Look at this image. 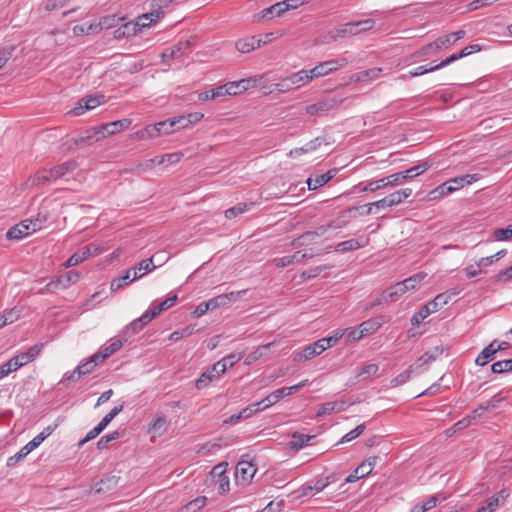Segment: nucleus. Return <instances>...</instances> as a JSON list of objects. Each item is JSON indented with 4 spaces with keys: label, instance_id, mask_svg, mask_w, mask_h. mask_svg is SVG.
Segmentation results:
<instances>
[{
    "label": "nucleus",
    "instance_id": "f257e3e1",
    "mask_svg": "<svg viewBox=\"0 0 512 512\" xmlns=\"http://www.w3.org/2000/svg\"><path fill=\"white\" fill-rule=\"evenodd\" d=\"M458 292L447 291L444 293L438 294L433 300L429 301L426 305H424L418 312H416L411 318V324L414 326L419 325L425 318H427L430 314L435 313L439 309H441L444 305H446L453 296H456Z\"/></svg>",
    "mask_w": 512,
    "mask_h": 512
},
{
    "label": "nucleus",
    "instance_id": "f03ea898",
    "mask_svg": "<svg viewBox=\"0 0 512 512\" xmlns=\"http://www.w3.org/2000/svg\"><path fill=\"white\" fill-rule=\"evenodd\" d=\"M227 463L221 462L215 465L207 475L205 483L208 487L214 486L218 494H225L230 489L229 477L226 474Z\"/></svg>",
    "mask_w": 512,
    "mask_h": 512
},
{
    "label": "nucleus",
    "instance_id": "7ed1b4c3",
    "mask_svg": "<svg viewBox=\"0 0 512 512\" xmlns=\"http://www.w3.org/2000/svg\"><path fill=\"white\" fill-rule=\"evenodd\" d=\"M375 26V20L365 19L356 22H349L341 25L335 29V34L332 35V39L344 38L347 36L358 35L362 32L371 30Z\"/></svg>",
    "mask_w": 512,
    "mask_h": 512
},
{
    "label": "nucleus",
    "instance_id": "20e7f679",
    "mask_svg": "<svg viewBox=\"0 0 512 512\" xmlns=\"http://www.w3.org/2000/svg\"><path fill=\"white\" fill-rule=\"evenodd\" d=\"M160 18L159 12H153L152 10L139 16L135 22L126 23L123 26L122 35L131 36L141 32L143 28L150 27V25Z\"/></svg>",
    "mask_w": 512,
    "mask_h": 512
},
{
    "label": "nucleus",
    "instance_id": "39448f33",
    "mask_svg": "<svg viewBox=\"0 0 512 512\" xmlns=\"http://www.w3.org/2000/svg\"><path fill=\"white\" fill-rule=\"evenodd\" d=\"M256 471L257 468L252 462L240 460L235 467L236 482L240 485L249 484Z\"/></svg>",
    "mask_w": 512,
    "mask_h": 512
},
{
    "label": "nucleus",
    "instance_id": "423d86ee",
    "mask_svg": "<svg viewBox=\"0 0 512 512\" xmlns=\"http://www.w3.org/2000/svg\"><path fill=\"white\" fill-rule=\"evenodd\" d=\"M192 42L190 40L179 41L174 46L165 49L161 57L163 61L179 59L183 55L189 54L191 51Z\"/></svg>",
    "mask_w": 512,
    "mask_h": 512
},
{
    "label": "nucleus",
    "instance_id": "0eeeda50",
    "mask_svg": "<svg viewBox=\"0 0 512 512\" xmlns=\"http://www.w3.org/2000/svg\"><path fill=\"white\" fill-rule=\"evenodd\" d=\"M343 102V99L339 98H325L317 103L311 104L306 107V113L308 115H318L324 112H328Z\"/></svg>",
    "mask_w": 512,
    "mask_h": 512
},
{
    "label": "nucleus",
    "instance_id": "6e6552de",
    "mask_svg": "<svg viewBox=\"0 0 512 512\" xmlns=\"http://www.w3.org/2000/svg\"><path fill=\"white\" fill-rule=\"evenodd\" d=\"M377 457H370L363 461L356 469L345 479L346 483L355 482L365 476L369 475L376 463Z\"/></svg>",
    "mask_w": 512,
    "mask_h": 512
},
{
    "label": "nucleus",
    "instance_id": "1a4fd4ad",
    "mask_svg": "<svg viewBox=\"0 0 512 512\" xmlns=\"http://www.w3.org/2000/svg\"><path fill=\"white\" fill-rule=\"evenodd\" d=\"M57 181L51 169H43L38 171L34 175L30 176L26 182V185L30 188L37 187L40 185L50 184Z\"/></svg>",
    "mask_w": 512,
    "mask_h": 512
},
{
    "label": "nucleus",
    "instance_id": "9d476101",
    "mask_svg": "<svg viewBox=\"0 0 512 512\" xmlns=\"http://www.w3.org/2000/svg\"><path fill=\"white\" fill-rule=\"evenodd\" d=\"M348 63L346 58H338L321 62L315 66L316 72L320 77L326 76L329 73L336 71L339 68L346 66Z\"/></svg>",
    "mask_w": 512,
    "mask_h": 512
},
{
    "label": "nucleus",
    "instance_id": "9b49d317",
    "mask_svg": "<svg viewBox=\"0 0 512 512\" xmlns=\"http://www.w3.org/2000/svg\"><path fill=\"white\" fill-rule=\"evenodd\" d=\"M155 318V313H152L150 309H148L145 313H143L137 319H134L129 325L126 326L125 332L128 335L136 334L140 330L143 329L145 325H147L152 319Z\"/></svg>",
    "mask_w": 512,
    "mask_h": 512
},
{
    "label": "nucleus",
    "instance_id": "f8f14e48",
    "mask_svg": "<svg viewBox=\"0 0 512 512\" xmlns=\"http://www.w3.org/2000/svg\"><path fill=\"white\" fill-rule=\"evenodd\" d=\"M30 227H31V225H29V222L27 220L21 221L20 223L11 227L7 231L6 237L9 240H15V241L21 240L24 237L35 232V231H32L30 229Z\"/></svg>",
    "mask_w": 512,
    "mask_h": 512
},
{
    "label": "nucleus",
    "instance_id": "ddd939ff",
    "mask_svg": "<svg viewBox=\"0 0 512 512\" xmlns=\"http://www.w3.org/2000/svg\"><path fill=\"white\" fill-rule=\"evenodd\" d=\"M324 352L318 341L305 346L302 351L294 354V361H307Z\"/></svg>",
    "mask_w": 512,
    "mask_h": 512
},
{
    "label": "nucleus",
    "instance_id": "4468645a",
    "mask_svg": "<svg viewBox=\"0 0 512 512\" xmlns=\"http://www.w3.org/2000/svg\"><path fill=\"white\" fill-rule=\"evenodd\" d=\"M43 348V344H35L32 347L28 349L26 352H22L14 356L17 363L19 364V367L34 361L40 354L41 350Z\"/></svg>",
    "mask_w": 512,
    "mask_h": 512
},
{
    "label": "nucleus",
    "instance_id": "2eb2a0df",
    "mask_svg": "<svg viewBox=\"0 0 512 512\" xmlns=\"http://www.w3.org/2000/svg\"><path fill=\"white\" fill-rule=\"evenodd\" d=\"M262 44H265V41H262V38H257L256 36H251L243 39H239L235 46L236 49L241 53H249L250 51L259 48Z\"/></svg>",
    "mask_w": 512,
    "mask_h": 512
},
{
    "label": "nucleus",
    "instance_id": "dca6fc26",
    "mask_svg": "<svg viewBox=\"0 0 512 512\" xmlns=\"http://www.w3.org/2000/svg\"><path fill=\"white\" fill-rule=\"evenodd\" d=\"M167 126V122L160 121L153 125H147L145 128L136 132V136L139 139H150L156 138L162 135V127Z\"/></svg>",
    "mask_w": 512,
    "mask_h": 512
},
{
    "label": "nucleus",
    "instance_id": "f3484780",
    "mask_svg": "<svg viewBox=\"0 0 512 512\" xmlns=\"http://www.w3.org/2000/svg\"><path fill=\"white\" fill-rule=\"evenodd\" d=\"M241 357V354H229L213 364V369L216 370V374L218 376H221L226 372L228 367H232L234 364H236L241 359Z\"/></svg>",
    "mask_w": 512,
    "mask_h": 512
},
{
    "label": "nucleus",
    "instance_id": "a211bd4d",
    "mask_svg": "<svg viewBox=\"0 0 512 512\" xmlns=\"http://www.w3.org/2000/svg\"><path fill=\"white\" fill-rule=\"evenodd\" d=\"M368 241V238L349 239L336 244L335 251L344 253L355 249H359L365 247L368 244Z\"/></svg>",
    "mask_w": 512,
    "mask_h": 512
},
{
    "label": "nucleus",
    "instance_id": "6ab92c4d",
    "mask_svg": "<svg viewBox=\"0 0 512 512\" xmlns=\"http://www.w3.org/2000/svg\"><path fill=\"white\" fill-rule=\"evenodd\" d=\"M142 276H143V274H138L136 271L133 272L132 269L127 270L123 276L112 280L110 289L112 291H117V290L121 289L122 287H124L125 285H127L128 283L133 282L134 280H136Z\"/></svg>",
    "mask_w": 512,
    "mask_h": 512
},
{
    "label": "nucleus",
    "instance_id": "aec40b11",
    "mask_svg": "<svg viewBox=\"0 0 512 512\" xmlns=\"http://www.w3.org/2000/svg\"><path fill=\"white\" fill-rule=\"evenodd\" d=\"M168 428L166 417L163 413L159 412L155 415L152 422L149 425V432L156 436L163 435Z\"/></svg>",
    "mask_w": 512,
    "mask_h": 512
},
{
    "label": "nucleus",
    "instance_id": "412c9836",
    "mask_svg": "<svg viewBox=\"0 0 512 512\" xmlns=\"http://www.w3.org/2000/svg\"><path fill=\"white\" fill-rule=\"evenodd\" d=\"M497 353V349L492 341L478 354L475 359L476 365L485 366L487 363L495 359Z\"/></svg>",
    "mask_w": 512,
    "mask_h": 512
},
{
    "label": "nucleus",
    "instance_id": "4be33fe9",
    "mask_svg": "<svg viewBox=\"0 0 512 512\" xmlns=\"http://www.w3.org/2000/svg\"><path fill=\"white\" fill-rule=\"evenodd\" d=\"M482 50V47L479 44H471L469 46H466L463 48L459 53L453 54L446 59L442 60V65H449L453 63L456 60H459L463 57L469 56L473 53L480 52Z\"/></svg>",
    "mask_w": 512,
    "mask_h": 512
},
{
    "label": "nucleus",
    "instance_id": "5701e85b",
    "mask_svg": "<svg viewBox=\"0 0 512 512\" xmlns=\"http://www.w3.org/2000/svg\"><path fill=\"white\" fill-rule=\"evenodd\" d=\"M348 404L345 401H333L327 402L321 405L316 416L321 417L324 415H330L332 412H341L347 408Z\"/></svg>",
    "mask_w": 512,
    "mask_h": 512
},
{
    "label": "nucleus",
    "instance_id": "b1692460",
    "mask_svg": "<svg viewBox=\"0 0 512 512\" xmlns=\"http://www.w3.org/2000/svg\"><path fill=\"white\" fill-rule=\"evenodd\" d=\"M77 168L75 160H68L64 163L58 164L51 168L56 180L64 177L65 175L73 172Z\"/></svg>",
    "mask_w": 512,
    "mask_h": 512
},
{
    "label": "nucleus",
    "instance_id": "393cba45",
    "mask_svg": "<svg viewBox=\"0 0 512 512\" xmlns=\"http://www.w3.org/2000/svg\"><path fill=\"white\" fill-rule=\"evenodd\" d=\"M216 374V370L213 369V365L204 371L195 382V387L198 390L206 388L212 381L219 378Z\"/></svg>",
    "mask_w": 512,
    "mask_h": 512
},
{
    "label": "nucleus",
    "instance_id": "a878e982",
    "mask_svg": "<svg viewBox=\"0 0 512 512\" xmlns=\"http://www.w3.org/2000/svg\"><path fill=\"white\" fill-rule=\"evenodd\" d=\"M412 194V189L405 188L398 191H395L388 196H386V200L390 207L397 206L401 204L405 199H407Z\"/></svg>",
    "mask_w": 512,
    "mask_h": 512
},
{
    "label": "nucleus",
    "instance_id": "bb28decb",
    "mask_svg": "<svg viewBox=\"0 0 512 512\" xmlns=\"http://www.w3.org/2000/svg\"><path fill=\"white\" fill-rule=\"evenodd\" d=\"M333 177H334V174H332L331 172H327L324 174L315 175L314 177H310L307 180L308 188H309V190H316L319 187L328 183Z\"/></svg>",
    "mask_w": 512,
    "mask_h": 512
},
{
    "label": "nucleus",
    "instance_id": "cd10ccee",
    "mask_svg": "<svg viewBox=\"0 0 512 512\" xmlns=\"http://www.w3.org/2000/svg\"><path fill=\"white\" fill-rule=\"evenodd\" d=\"M381 72H382V68H378V67L367 69V70L361 71L359 73H356L354 75V80L356 82L373 81V80L379 78Z\"/></svg>",
    "mask_w": 512,
    "mask_h": 512
},
{
    "label": "nucleus",
    "instance_id": "c85d7f7f",
    "mask_svg": "<svg viewBox=\"0 0 512 512\" xmlns=\"http://www.w3.org/2000/svg\"><path fill=\"white\" fill-rule=\"evenodd\" d=\"M131 120L129 119H121L113 122L106 123L102 125V129L106 130V134L113 135L123 129H126L130 126Z\"/></svg>",
    "mask_w": 512,
    "mask_h": 512
},
{
    "label": "nucleus",
    "instance_id": "c756f323",
    "mask_svg": "<svg viewBox=\"0 0 512 512\" xmlns=\"http://www.w3.org/2000/svg\"><path fill=\"white\" fill-rule=\"evenodd\" d=\"M312 438L313 436L295 432L292 434L291 440L289 442V447L294 450L302 449L304 446L308 444V442Z\"/></svg>",
    "mask_w": 512,
    "mask_h": 512
},
{
    "label": "nucleus",
    "instance_id": "7c9ffc66",
    "mask_svg": "<svg viewBox=\"0 0 512 512\" xmlns=\"http://www.w3.org/2000/svg\"><path fill=\"white\" fill-rule=\"evenodd\" d=\"M90 255V247L89 246H86L84 247L81 251L77 252V253H74L73 255H71L67 261L64 263V266L66 268L68 267H71V266H75V265H78L80 264L81 262H83L84 260H86L88 258V256Z\"/></svg>",
    "mask_w": 512,
    "mask_h": 512
},
{
    "label": "nucleus",
    "instance_id": "2f4dec72",
    "mask_svg": "<svg viewBox=\"0 0 512 512\" xmlns=\"http://www.w3.org/2000/svg\"><path fill=\"white\" fill-rule=\"evenodd\" d=\"M406 293L405 288L403 287L401 282H397L395 285H392L387 290L384 291V300L396 301L398 297Z\"/></svg>",
    "mask_w": 512,
    "mask_h": 512
},
{
    "label": "nucleus",
    "instance_id": "473e14b6",
    "mask_svg": "<svg viewBox=\"0 0 512 512\" xmlns=\"http://www.w3.org/2000/svg\"><path fill=\"white\" fill-rule=\"evenodd\" d=\"M428 168L429 165L427 163H421L401 172V177L404 178V181L411 180L424 173Z\"/></svg>",
    "mask_w": 512,
    "mask_h": 512
},
{
    "label": "nucleus",
    "instance_id": "72a5a7b5",
    "mask_svg": "<svg viewBox=\"0 0 512 512\" xmlns=\"http://www.w3.org/2000/svg\"><path fill=\"white\" fill-rule=\"evenodd\" d=\"M286 10L284 9V3L278 2L268 8L262 10V18L272 19L275 16H281Z\"/></svg>",
    "mask_w": 512,
    "mask_h": 512
},
{
    "label": "nucleus",
    "instance_id": "f704fd0d",
    "mask_svg": "<svg viewBox=\"0 0 512 512\" xmlns=\"http://www.w3.org/2000/svg\"><path fill=\"white\" fill-rule=\"evenodd\" d=\"M284 397H286L285 391L282 388L273 391L270 395H268L267 397H265L264 399H262L260 401L263 404L262 409L269 408L270 406L274 405L275 403H277L280 399H282Z\"/></svg>",
    "mask_w": 512,
    "mask_h": 512
},
{
    "label": "nucleus",
    "instance_id": "c9c22d12",
    "mask_svg": "<svg viewBox=\"0 0 512 512\" xmlns=\"http://www.w3.org/2000/svg\"><path fill=\"white\" fill-rule=\"evenodd\" d=\"M508 496L509 493L503 489L496 493L495 495H493L492 497H490L487 500V504L489 505L490 510L494 512L500 505H502L505 502Z\"/></svg>",
    "mask_w": 512,
    "mask_h": 512
},
{
    "label": "nucleus",
    "instance_id": "e433bc0d",
    "mask_svg": "<svg viewBox=\"0 0 512 512\" xmlns=\"http://www.w3.org/2000/svg\"><path fill=\"white\" fill-rule=\"evenodd\" d=\"M335 481H336L335 475H329L326 477L316 478L310 482L313 485L315 493H318V492L324 490L331 483H334Z\"/></svg>",
    "mask_w": 512,
    "mask_h": 512
},
{
    "label": "nucleus",
    "instance_id": "4c0bfd02",
    "mask_svg": "<svg viewBox=\"0 0 512 512\" xmlns=\"http://www.w3.org/2000/svg\"><path fill=\"white\" fill-rule=\"evenodd\" d=\"M29 225H31L30 229L32 231L41 230L48 221V214L39 212L36 217L27 219Z\"/></svg>",
    "mask_w": 512,
    "mask_h": 512
},
{
    "label": "nucleus",
    "instance_id": "58836bf2",
    "mask_svg": "<svg viewBox=\"0 0 512 512\" xmlns=\"http://www.w3.org/2000/svg\"><path fill=\"white\" fill-rule=\"evenodd\" d=\"M253 206V203H238L236 206L231 207L225 211V217L227 219H233L238 215L248 211Z\"/></svg>",
    "mask_w": 512,
    "mask_h": 512
},
{
    "label": "nucleus",
    "instance_id": "ea45409f",
    "mask_svg": "<svg viewBox=\"0 0 512 512\" xmlns=\"http://www.w3.org/2000/svg\"><path fill=\"white\" fill-rule=\"evenodd\" d=\"M382 326V322L377 319H369L359 325V329L363 331V335L372 334Z\"/></svg>",
    "mask_w": 512,
    "mask_h": 512
},
{
    "label": "nucleus",
    "instance_id": "a19ab883",
    "mask_svg": "<svg viewBox=\"0 0 512 512\" xmlns=\"http://www.w3.org/2000/svg\"><path fill=\"white\" fill-rule=\"evenodd\" d=\"M385 187H387L386 179L381 178L379 180L370 181L365 186H362V187L360 185H357L355 188L358 189L359 192H366V191L375 192V191H377L379 189H383Z\"/></svg>",
    "mask_w": 512,
    "mask_h": 512
},
{
    "label": "nucleus",
    "instance_id": "79ce46f5",
    "mask_svg": "<svg viewBox=\"0 0 512 512\" xmlns=\"http://www.w3.org/2000/svg\"><path fill=\"white\" fill-rule=\"evenodd\" d=\"M378 369V365L374 363L364 365L356 372V378L360 380H366L371 375L376 374Z\"/></svg>",
    "mask_w": 512,
    "mask_h": 512
},
{
    "label": "nucleus",
    "instance_id": "37998d69",
    "mask_svg": "<svg viewBox=\"0 0 512 512\" xmlns=\"http://www.w3.org/2000/svg\"><path fill=\"white\" fill-rule=\"evenodd\" d=\"M426 277L425 273H417L403 281H401L403 287L405 288L406 292L412 289H415L416 286Z\"/></svg>",
    "mask_w": 512,
    "mask_h": 512
},
{
    "label": "nucleus",
    "instance_id": "c03bdc74",
    "mask_svg": "<svg viewBox=\"0 0 512 512\" xmlns=\"http://www.w3.org/2000/svg\"><path fill=\"white\" fill-rule=\"evenodd\" d=\"M491 370L495 374L512 371V359L500 360L492 364Z\"/></svg>",
    "mask_w": 512,
    "mask_h": 512
},
{
    "label": "nucleus",
    "instance_id": "a18cd8bd",
    "mask_svg": "<svg viewBox=\"0 0 512 512\" xmlns=\"http://www.w3.org/2000/svg\"><path fill=\"white\" fill-rule=\"evenodd\" d=\"M154 257H150L148 259L140 261L136 266L132 268L133 272L136 271L138 274H145L147 272H151L155 269V265L153 264Z\"/></svg>",
    "mask_w": 512,
    "mask_h": 512
},
{
    "label": "nucleus",
    "instance_id": "49530a36",
    "mask_svg": "<svg viewBox=\"0 0 512 512\" xmlns=\"http://www.w3.org/2000/svg\"><path fill=\"white\" fill-rule=\"evenodd\" d=\"M262 405V402H255V403H252L250 404L249 406H247L246 408H244L242 411L239 412V414H237V419H241V418H249L251 417L252 415L256 414L257 412L259 411H262V407H260Z\"/></svg>",
    "mask_w": 512,
    "mask_h": 512
},
{
    "label": "nucleus",
    "instance_id": "de8ad7c7",
    "mask_svg": "<svg viewBox=\"0 0 512 512\" xmlns=\"http://www.w3.org/2000/svg\"><path fill=\"white\" fill-rule=\"evenodd\" d=\"M177 299H178L177 295L170 296L150 310L152 311V313H155V317H156L162 311L167 310L170 307H172L176 303Z\"/></svg>",
    "mask_w": 512,
    "mask_h": 512
},
{
    "label": "nucleus",
    "instance_id": "09e8293b",
    "mask_svg": "<svg viewBox=\"0 0 512 512\" xmlns=\"http://www.w3.org/2000/svg\"><path fill=\"white\" fill-rule=\"evenodd\" d=\"M122 436V433L119 431H114L105 436H102L97 442V448L99 450H103L108 447V444L114 440L119 439Z\"/></svg>",
    "mask_w": 512,
    "mask_h": 512
},
{
    "label": "nucleus",
    "instance_id": "8fccbe9b",
    "mask_svg": "<svg viewBox=\"0 0 512 512\" xmlns=\"http://www.w3.org/2000/svg\"><path fill=\"white\" fill-rule=\"evenodd\" d=\"M31 452L32 451L28 450V447L26 445L23 446L20 449V451H18L16 454L7 459V466L14 467L18 462L22 461Z\"/></svg>",
    "mask_w": 512,
    "mask_h": 512
},
{
    "label": "nucleus",
    "instance_id": "3c124183",
    "mask_svg": "<svg viewBox=\"0 0 512 512\" xmlns=\"http://www.w3.org/2000/svg\"><path fill=\"white\" fill-rule=\"evenodd\" d=\"M444 67H446V65H442V61L439 64L429 67V68H426V66H419L416 69H414L413 71H410L408 73V76L409 77H417L420 75H424L426 73L434 72V71L442 69Z\"/></svg>",
    "mask_w": 512,
    "mask_h": 512
},
{
    "label": "nucleus",
    "instance_id": "603ef678",
    "mask_svg": "<svg viewBox=\"0 0 512 512\" xmlns=\"http://www.w3.org/2000/svg\"><path fill=\"white\" fill-rule=\"evenodd\" d=\"M123 410V404L114 407L108 414H106L98 425L104 430L108 424Z\"/></svg>",
    "mask_w": 512,
    "mask_h": 512
},
{
    "label": "nucleus",
    "instance_id": "864d4df0",
    "mask_svg": "<svg viewBox=\"0 0 512 512\" xmlns=\"http://www.w3.org/2000/svg\"><path fill=\"white\" fill-rule=\"evenodd\" d=\"M206 504V497H198L185 505L184 512H197Z\"/></svg>",
    "mask_w": 512,
    "mask_h": 512
},
{
    "label": "nucleus",
    "instance_id": "5fc2aeb1",
    "mask_svg": "<svg viewBox=\"0 0 512 512\" xmlns=\"http://www.w3.org/2000/svg\"><path fill=\"white\" fill-rule=\"evenodd\" d=\"M195 331V328L193 326H186L182 328L181 330L174 331L170 334L169 340L171 341H178L184 337L191 336Z\"/></svg>",
    "mask_w": 512,
    "mask_h": 512
},
{
    "label": "nucleus",
    "instance_id": "6e6d98bb",
    "mask_svg": "<svg viewBox=\"0 0 512 512\" xmlns=\"http://www.w3.org/2000/svg\"><path fill=\"white\" fill-rule=\"evenodd\" d=\"M288 77H289L290 81L292 82L291 84H292L293 88H299L304 83H307L306 79H305V77H307L306 70H300L296 73L289 75Z\"/></svg>",
    "mask_w": 512,
    "mask_h": 512
},
{
    "label": "nucleus",
    "instance_id": "4d7b16f0",
    "mask_svg": "<svg viewBox=\"0 0 512 512\" xmlns=\"http://www.w3.org/2000/svg\"><path fill=\"white\" fill-rule=\"evenodd\" d=\"M364 430H365V425L364 424H360V425L356 426L353 430H351L350 432L346 433L341 438L339 443H346V442H350V441L356 439L357 437H359L364 432Z\"/></svg>",
    "mask_w": 512,
    "mask_h": 512
},
{
    "label": "nucleus",
    "instance_id": "13d9d810",
    "mask_svg": "<svg viewBox=\"0 0 512 512\" xmlns=\"http://www.w3.org/2000/svg\"><path fill=\"white\" fill-rule=\"evenodd\" d=\"M343 336V332H338L333 336L325 337L322 339L317 340L320 343V346L323 351L327 350L328 348L334 346L337 341Z\"/></svg>",
    "mask_w": 512,
    "mask_h": 512
},
{
    "label": "nucleus",
    "instance_id": "bf43d9fd",
    "mask_svg": "<svg viewBox=\"0 0 512 512\" xmlns=\"http://www.w3.org/2000/svg\"><path fill=\"white\" fill-rule=\"evenodd\" d=\"M317 141H318V139H315V140H313V141H311V142L307 143V144H306L305 146H303V147L295 148V149H293V150H291V151L289 152V155H290L291 157H295V156L302 155V154H304V153H307V152L313 151V150H315V149L317 148V145H318V144L316 143Z\"/></svg>",
    "mask_w": 512,
    "mask_h": 512
},
{
    "label": "nucleus",
    "instance_id": "052dcab7",
    "mask_svg": "<svg viewBox=\"0 0 512 512\" xmlns=\"http://www.w3.org/2000/svg\"><path fill=\"white\" fill-rule=\"evenodd\" d=\"M496 241H505L512 238V229L510 225L506 228H498L493 233Z\"/></svg>",
    "mask_w": 512,
    "mask_h": 512
},
{
    "label": "nucleus",
    "instance_id": "680f3d73",
    "mask_svg": "<svg viewBox=\"0 0 512 512\" xmlns=\"http://www.w3.org/2000/svg\"><path fill=\"white\" fill-rule=\"evenodd\" d=\"M167 126L175 127V130L183 129L189 126L186 116L174 117L172 119L164 120Z\"/></svg>",
    "mask_w": 512,
    "mask_h": 512
},
{
    "label": "nucleus",
    "instance_id": "e2e57ef3",
    "mask_svg": "<svg viewBox=\"0 0 512 512\" xmlns=\"http://www.w3.org/2000/svg\"><path fill=\"white\" fill-rule=\"evenodd\" d=\"M456 39H453V35L447 34L442 37H439L435 40L436 49L440 50L442 48L449 47L454 44Z\"/></svg>",
    "mask_w": 512,
    "mask_h": 512
},
{
    "label": "nucleus",
    "instance_id": "0e129e2a",
    "mask_svg": "<svg viewBox=\"0 0 512 512\" xmlns=\"http://www.w3.org/2000/svg\"><path fill=\"white\" fill-rule=\"evenodd\" d=\"M453 192H455V188L450 186L448 181H446L445 183L439 185L436 189H434L432 191V194H434V198H436L437 196H445Z\"/></svg>",
    "mask_w": 512,
    "mask_h": 512
},
{
    "label": "nucleus",
    "instance_id": "69168bd1",
    "mask_svg": "<svg viewBox=\"0 0 512 512\" xmlns=\"http://www.w3.org/2000/svg\"><path fill=\"white\" fill-rule=\"evenodd\" d=\"M15 50L14 46L0 48V69L9 61Z\"/></svg>",
    "mask_w": 512,
    "mask_h": 512
},
{
    "label": "nucleus",
    "instance_id": "338daca9",
    "mask_svg": "<svg viewBox=\"0 0 512 512\" xmlns=\"http://www.w3.org/2000/svg\"><path fill=\"white\" fill-rule=\"evenodd\" d=\"M94 368H95L94 364L91 363L90 360H87L86 362L79 364L76 367L77 378H81L82 376L92 372L94 370Z\"/></svg>",
    "mask_w": 512,
    "mask_h": 512
},
{
    "label": "nucleus",
    "instance_id": "774afa93",
    "mask_svg": "<svg viewBox=\"0 0 512 512\" xmlns=\"http://www.w3.org/2000/svg\"><path fill=\"white\" fill-rule=\"evenodd\" d=\"M291 83L292 82L290 81L289 77L287 76V77L281 79L278 83L274 84V90L281 92V93L288 92L293 89V86Z\"/></svg>",
    "mask_w": 512,
    "mask_h": 512
}]
</instances>
